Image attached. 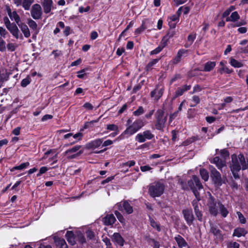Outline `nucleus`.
Segmentation results:
<instances>
[{"mask_svg":"<svg viewBox=\"0 0 248 248\" xmlns=\"http://www.w3.org/2000/svg\"><path fill=\"white\" fill-rule=\"evenodd\" d=\"M165 185L160 181L155 182L150 184L148 187V193L152 198L159 197L164 193Z\"/></svg>","mask_w":248,"mask_h":248,"instance_id":"1","label":"nucleus"},{"mask_svg":"<svg viewBox=\"0 0 248 248\" xmlns=\"http://www.w3.org/2000/svg\"><path fill=\"white\" fill-rule=\"evenodd\" d=\"M210 178L215 187L219 188L223 184H225L226 177H222L220 173L213 166H209Z\"/></svg>","mask_w":248,"mask_h":248,"instance_id":"2","label":"nucleus"},{"mask_svg":"<svg viewBox=\"0 0 248 248\" xmlns=\"http://www.w3.org/2000/svg\"><path fill=\"white\" fill-rule=\"evenodd\" d=\"M155 115L156 120L155 124V129L158 130L163 131L167 120V117L164 116V110L158 109L156 111Z\"/></svg>","mask_w":248,"mask_h":248,"instance_id":"3","label":"nucleus"},{"mask_svg":"<svg viewBox=\"0 0 248 248\" xmlns=\"http://www.w3.org/2000/svg\"><path fill=\"white\" fill-rule=\"evenodd\" d=\"M196 199H194L192 202L191 204L193 207L195 214L197 217V219L200 221H202V211L201 210V208L202 207V205L200 203H199V201H200L201 199V197L200 195H199L198 197L197 196V197H195Z\"/></svg>","mask_w":248,"mask_h":248,"instance_id":"4","label":"nucleus"},{"mask_svg":"<svg viewBox=\"0 0 248 248\" xmlns=\"http://www.w3.org/2000/svg\"><path fill=\"white\" fill-rule=\"evenodd\" d=\"M115 207L119 211H125L127 214H131L133 212V207L130 205L127 200H123L121 202L117 203Z\"/></svg>","mask_w":248,"mask_h":248,"instance_id":"5","label":"nucleus"},{"mask_svg":"<svg viewBox=\"0 0 248 248\" xmlns=\"http://www.w3.org/2000/svg\"><path fill=\"white\" fill-rule=\"evenodd\" d=\"M144 125V123L143 120L139 119L135 120L131 125H129L126 127L130 135L132 136L140 130Z\"/></svg>","mask_w":248,"mask_h":248,"instance_id":"6","label":"nucleus"},{"mask_svg":"<svg viewBox=\"0 0 248 248\" xmlns=\"http://www.w3.org/2000/svg\"><path fill=\"white\" fill-rule=\"evenodd\" d=\"M81 148V145H77L65 151L64 155H68V159L75 158L83 153V150H79Z\"/></svg>","mask_w":248,"mask_h":248,"instance_id":"7","label":"nucleus"},{"mask_svg":"<svg viewBox=\"0 0 248 248\" xmlns=\"http://www.w3.org/2000/svg\"><path fill=\"white\" fill-rule=\"evenodd\" d=\"M207 206L208 207V211L209 213L214 217H216L218 214L217 202L214 197L210 193L209 197L207 202Z\"/></svg>","mask_w":248,"mask_h":248,"instance_id":"8","label":"nucleus"},{"mask_svg":"<svg viewBox=\"0 0 248 248\" xmlns=\"http://www.w3.org/2000/svg\"><path fill=\"white\" fill-rule=\"evenodd\" d=\"M184 218L186 224L190 226L193 224L195 220V217L191 208H187L183 209L182 211Z\"/></svg>","mask_w":248,"mask_h":248,"instance_id":"9","label":"nucleus"},{"mask_svg":"<svg viewBox=\"0 0 248 248\" xmlns=\"http://www.w3.org/2000/svg\"><path fill=\"white\" fill-rule=\"evenodd\" d=\"M154 137V135L152 133L150 130H147L142 133L138 134L135 137V140L140 143H142L144 142L146 140H152Z\"/></svg>","mask_w":248,"mask_h":248,"instance_id":"10","label":"nucleus"},{"mask_svg":"<svg viewBox=\"0 0 248 248\" xmlns=\"http://www.w3.org/2000/svg\"><path fill=\"white\" fill-rule=\"evenodd\" d=\"M42 14V8L39 4H35L32 5L31 14L33 19L35 20L41 19Z\"/></svg>","mask_w":248,"mask_h":248,"instance_id":"11","label":"nucleus"},{"mask_svg":"<svg viewBox=\"0 0 248 248\" xmlns=\"http://www.w3.org/2000/svg\"><path fill=\"white\" fill-rule=\"evenodd\" d=\"M103 141V139H96L91 140L86 144V147L89 150H94L99 147Z\"/></svg>","mask_w":248,"mask_h":248,"instance_id":"12","label":"nucleus"},{"mask_svg":"<svg viewBox=\"0 0 248 248\" xmlns=\"http://www.w3.org/2000/svg\"><path fill=\"white\" fill-rule=\"evenodd\" d=\"M112 241L120 247H123L125 242L124 238L119 232H114L111 237Z\"/></svg>","mask_w":248,"mask_h":248,"instance_id":"13","label":"nucleus"},{"mask_svg":"<svg viewBox=\"0 0 248 248\" xmlns=\"http://www.w3.org/2000/svg\"><path fill=\"white\" fill-rule=\"evenodd\" d=\"M7 29L13 35V36L15 37L16 39H23V36L22 34L20 33L19 30L15 23L13 24L10 27H9V28H7Z\"/></svg>","mask_w":248,"mask_h":248,"instance_id":"14","label":"nucleus"},{"mask_svg":"<svg viewBox=\"0 0 248 248\" xmlns=\"http://www.w3.org/2000/svg\"><path fill=\"white\" fill-rule=\"evenodd\" d=\"M210 232L213 234L217 238L221 239L223 238L222 231L218 228L217 226L214 223L210 224Z\"/></svg>","mask_w":248,"mask_h":248,"instance_id":"15","label":"nucleus"},{"mask_svg":"<svg viewBox=\"0 0 248 248\" xmlns=\"http://www.w3.org/2000/svg\"><path fill=\"white\" fill-rule=\"evenodd\" d=\"M102 221L106 226L112 225L116 221V219L112 214H107L102 218Z\"/></svg>","mask_w":248,"mask_h":248,"instance_id":"16","label":"nucleus"},{"mask_svg":"<svg viewBox=\"0 0 248 248\" xmlns=\"http://www.w3.org/2000/svg\"><path fill=\"white\" fill-rule=\"evenodd\" d=\"M174 239L176 242L179 248H190L187 242L181 235L178 234L177 235L175 236Z\"/></svg>","mask_w":248,"mask_h":248,"instance_id":"17","label":"nucleus"},{"mask_svg":"<svg viewBox=\"0 0 248 248\" xmlns=\"http://www.w3.org/2000/svg\"><path fill=\"white\" fill-rule=\"evenodd\" d=\"M247 233L248 231L244 228L238 227L234 229L232 236L239 238L245 236Z\"/></svg>","mask_w":248,"mask_h":248,"instance_id":"18","label":"nucleus"},{"mask_svg":"<svg viewBox=\"0 0 248 248\" xmlns=\"http://www.w3.org/2000/svg\"><path fill=\"white\" fill-rule=\"evenodd\" d=\"M65 237L68 242L72 246H74L76 244V234H75L72 231H67L65 234Z\"/></svg>","mask_w":248,"mask_h":248,"instance_id":"19","label":"nucleus"},{"mask_svg":"<svg viewBox=\"0 0 248 248\" xmlns=\"http://www.w3.org/2000/svg\"><path fill=\"white\" fill-rule=\"evenodd\" d=\"M42 4L44 12L46 14H48L51 10L53 6V1L52 0H44Z\"/></svg>","mask_w":248,"mask_h":248,"instance_id":"20","label":"nucleus"},{"mask_svg":"<svg viewBox=\"0 0 248 248\" xmlns=\"http://www.w3.org/2000/svg\"><path fill=\"white\" fill-rule=\"evenodd\" d=\"M54 240L56 246L59 247V248H68V246L63 238L55 236Z\"/></svg>","mask_w":248,"mask_h":248,"instance_id":"21","label":"nucleus"},{"mask_svg":"<svg viewBox=\"0 0 248 248\" xmlns=\"http://www.w3.org/2000/svg\"><path fill=\"white\" fill-rule=\"evenodd\" d=\"M187 50H185L184 49L179 50L177 54V55L173 59L172 63L173 64H177L179 62L181 61L182 56L185 54H187Z\"/></svg>","mask_w":248,"mask_h":248,"instance_id":"22","label":"nucleus"},{"mask_svg":"<svg viewBox=\"0 0 248 248\" xmlns=\"http://www.w3.org/2000/svg\"><path fill=\"white\" fill-rule=\"evenodd\" d=\"M187 185L189 189H190L192 191L195 197H197V196L198 197L200 195V192L194 185V181L193 178L187 181Z\"/></svg>","mask_w":248,"mask_h":248,"instance_id":"23","label":"nucleus"},{"mask_svg":"<svg viewBox=\"0 0 248 248\" xmlns=\"http://www.w3.org/2000/svg\"><path fill=\"white\" fill-rule=\"evenodd\" d=\"M18 26L21 29L22 32L24 34V35L25 37L28 38L31 35L30 31L28 27L25 24L23 23H19Z\"/></svg>","mask_w":248,"mask_h":248,"instance_id":"24","label":"nucleus"},{"mask_svg":"<svg viewBox=\"0 0 248 248\" xmlns=\"http://www.w3.org/2000/svg\"><path fill=\"white\" fill-rule=\"evenodd\" d=\"M211 163L216 164L218 169H221L225 166L224 162L220 158L219 156H216L213 158Z\"/></svg>","mask_w":248,"mask_h":248,"instance_id":"25","label":"nucleus"},{"mask_svg":"<svg viewBox=\"0 0 248 248\" xmlns=\"http://www.w3.org/2000/svg\"><path fill=\"white\" fill-rule=\"evenodd\" d=\"M73 137L76 140L70 143L65 144L64 146L67 147L72 145L76 143L77 142H78V141L81 140L83 137V134L82 133V132L80 131L79 132L75 134H73Z\"/></svg>","mask_w":248,"mask_h":248,"instance_id":"26","label":"nucleus"},{"mask_svg":"<svg viewBox=\"0 0 248 248\" xmlns=\"http://www.w3.org/2000/svg\"><path fill=\"white\" fill-rule=\"evenodd\" d=\"M30 166V163L26 162L25 163H21L20 165L16 166H15L10 169L11 172H14L16 170H22L24 169L27 168Z\"/></svg>","mask_w":248,"mask_h":248,"instance_id":"27","label":"nucleus"},{"mask_svg":"<svg viewBox=\"0 0 248 248\" xmlns=\"http://www.w3.org/2000/svg\"><path fill=\"white\" fill-rule=\"evenodd\" d=\"M149 220L150 225L153 228L155 229L158 232L161 231L160 224L156 222L150 216H149Z\"/></svg>","mask_w":248,"mask_h":248,"instance_id":"28","label":"nucleus"},{"mask_svg":"<svg viewBox=\"0 0 248 248\" xmlns=\"http://www.w3.org/2000/svg\"><path fill=\"white\" fill-rule=\"evenodd\" d=\"M218 204L219 207L220 213L222 217H227L229 214V211L225 207L224 205L219 202H218Z\"/></svg>","mask_w":248,"mask_h":248,"instance_id":"29","label":"nucleus"},{"mask_svg":"<svg viewBox=\"0 0 248 248\" xmlns=\"http://www.w3.org/2000/svg\"><path fill=\"white\" fill-rule=\"evenodd\" d=\"M192 178L194 181V185L197 188L198 190H200L203 188V186L199 179V178L195 175L192 176Z\"/></svg>","mask_w":248,"mask_h":248,"instance_id":"30","label":"nucleus"},{"mask_svg":"<svg viewBox=\"0 0 248 248\" xmlns=\"http://www.w3.org/2000/svg\"><path fill=\"white\" fill-rule=\"evenodd\" d=\"M76 238L80 244H83L86 242L84 234L80 231L76 232Z\"/></svg>","mask_w":248,"mask_h":248,"instance_id":"31","label":"nucleus"},{"mask_svg":"<svg viewBox=\"0 0 248 248\" xmlns=\"http://www.w3.org/2000/svg\"><path fill=\"white\" fill-rule=\"evenodd\" d=\"M130 136H131V135H130V134L128 132V130L126 129L122 132V133L120 135H119L117 138H116L114 140V141L115 142L116 141H119L124 140L125 138H127Z\"/></svg>","mask_w":248,"mask_h":248,"instance_id":"32","label":"nucleus"},{"mask_svg":"<svg viewBox=\"0 0 248 248\" xmlns=\"http://www.w3.org/2000/svg\"><path fill=\"white\" fill-rule=\"evenodd\" d=\"M200 173L202 179L205 181H207L209 179V173L208 171L204 169H201L200 170Z\"/></svg>","mask_w":248,"mask_h":248,"instance_id":"33","label":"nucleus"},{"mask_svg":"<svg viewBox=\"0 0 248 248\" xmlns=\"http://www.w3.org/2000/svg\"><path fill=\"white\" fill-rule=\"evenodd\" d=\"M216 66V62H208L205 63L204 68V71H210Z\"/></svg>","mask_w":248,"mask_h":248,"instance_id":"34","label":"nucleus"},{"mask_svg":"<svg viewBox=\"0 0 248 248\" xmlns=\"http://www.w3.org/2000/svg\"><path fill=\"white\" fill-rule=\"evenodd\" d=\"M114 214L116 216L117 218H118V220L120 221V222L124 226L125 225V219L123 217V216L122 215V214L119 212V211L115 210L114 211Z\"/></svg>","mask_w":248,"mask_h":248,"instance_id":"35","label":"nucleus"},{"mask_svg":"<svg viewBox=\"0 0 248 248\" xmlns=\"http://www.w3.org/2000/svg\"><path fill=\"white\" fill-rule=\"evenodd\" d=\"M9 17L12 20H15L17 25L21 23L20 16L17 14L16 11H13L12 14L10 15Z\"/></svg>","mask_w":248,"mask_h":248,"instance_id":"36","label":"nucleus"},{"mask_svg":"<svg viewBox=\"0 0 248 248\" xmlns=\"http://www.w3.org/2000/svg\"><path fill=\"white\" fill-rule=\"evenodd\" d=\"M230 64L235 68H240L243 66V64L241 62L232 58L230 59Z\"/></svg>","mask_w":248,"mask_h":248,"instance_id":"37","label":"nucleus"},{"mask_svg":"<svg viewBox=\"0 0 248 248\" xmlns=\"http://www.w3.org/2000/svg\"><path fill=\"white\" fill-rule=\"evenodd\" d=\"M34 2V0H23L22 6L26 10L30 9L31 5Z\"/></svg>","mask_w":248,"mask_h":248,"instance_id":"38","label":"nucleus"},{"mask_svg":"<svg viewBox=\"0 0 248 248\" xmlns=\"http://www.w3.org/2000/svg\"><path fill=\"white\" fill-rule=\"evenodd\" d=\"M232 98L231 96H228L225 98L224 99V102L221 103L220 105V106L218 107V109L220 110L224 108L226 106V104L231 103L232 101Z\"/></svg>","mask_w":248,"mask_h":248,"instance_id":"39","label":"nucleus"},{"mask_svg":"<svg viewBox=\"0 0 248 248\" xmlns=\"http://www.w3.org/2000/svg\"><path fill=\"white\" fill-rule=\"evenodd\" d=\"M98 121H99V119H98L97 120H92L90 122H86L84 124L83 128H81L80 129V131L82 132L84 130V129H87V128L91 127L92 124H93L94 123H97Z\"/></svg>","mask_w":248,"mask_h":248,"instance_id":"40","label":"nucleus"},{"mask_svg":"<svg viewBox=\"0 0 248 248\" xmlns=\"http://www.w3.org/2000/svg\"><path fill=\"white\" fill-rule=\"evenodd\" d=\"M27 23L29 27L33 30H37V23L31 18H29L27 20Z\"/></svg>","mask_w":248,"mask_h":248,"instance_id":"41","label":"nucleus"},{"mask_svg":"<svg viewBox=\"0 0 248 248\" xmlns=\"http://www.w3.org/2000/svg\"><path fill=\"white\" fill-rule=\"evenodd\" d=\"M227 248H239L240 245L237 242L231 241L227 243Z\"/></svg>","mask_w":248,"mask_h":248,"instance_id":"42","label":"nucleus"},{"mask_svg":"<svg viewBox=\"0 0 248 248\" xmlns=\"http://www.w3.org/2000/svg\"><path fill=\"white\" fill-rule=\"evenodd\" d=\"M146 27L145 25V22L142 21V24L140 27L137 29L135 31V35H139L143 31H144L146 29Z\"/></svg>","mask_w":248,"mask_h":248,"instance_id":"43","label":"nucleus"},{"mask_svg":"<svg viewBox=\"0 0 248 248\" xmlns=\"http://www.w3.org/2000/svg\"><path fill=\"white\" fill-rule=\"evenodd\" d=\"M191 88L190 85H184L179 88L176 93H183L184 92L188 91Z\"/></svg>","mask_w":248,"mask_h":248,"instance_id":"44","label":"nucleus"},{"mask_svg":"<svg viewBox=\"0 0 248 248\" xmlns=\"http://www.w3.org/2000/svg\"><path fill=\"white\" fill-rule=\"evenodd\" d=\"M220 155L222 158L226 160L229 157L230 153L228 150L226 149H223L220 150Z\"/></svg>","mask_w":248,"mask_h":248,"instance_id":"45","label":"nucleus"},{"mask_svg":"<svg viewBox=\"0 0 248 248\" xmlns=\"http://www.w3.org/2000/svg\"><path fill=\"white\" fill-rule=\"evenodd\" d=\"M236 214L238 216V219L239 220L241 224H245L247 222L246 218L243 216L242 213L239 211L236 212Z\"/></svg>","mask_w":248,"mask_h":248,"instance_id":"46","label":"nucleus"},{"mask_svg":"<svg viewBox=\"0 0 248 248\" xmlns=\"http://www.w3.org/2000/svg\"><path fill=\"white\" fill-rule=\"evenodd\" d=\"M195 38H196V34H189L188 36L187 40L188 42H190V44L189 45H188V44H186L185 46L187 47L189 46H190L194 42Z\"/></svg>","mask_w":248,"mask_h":248,"instance_id":"47","label":"nucleus"},{"mask_svg":"<svg viewBox=\"0 0 248 248\" xmlns=\"http://www.w3.org/2000/svg\"><path fill=\"white\" fill-rule=\"evenodd\" d=\"M31 79L29 76H28L25 78L23 79L21 82V85L25 87L31 82Z\"/></svg>","mask_w":248,"mask_h":248,"instance_id":"48","label":"nucleus"},{"mask_svg":"<svg viewBox=\"0 0 248 248\" xmlns=\"http://www.w3.org/2000/svg\"><path fill=\"white\" fill-rule=\"evenodd\" d=\"M107 129L109 131H118L119 127L115 124H108L107 125Z\"/></svg>","mask_w":248,"mask_h":248,"instance_id":"49","label":"nucleus"},{"mask_svg":"<svg viewBox=\"0 0 248 248\" xmlns=\"http://www.w3.org/2000/svg\"><path fill=\"white\" fill-rule=\"evenodd\" d=\"M158 61L157 59H153L152 61L150 62L146 66V70L149 71L152 69V67L156 64Z\"/></svg>","mask_w":248,"mask_h":248,"instance_id":"50","label":"nucleus"},{"mask_svg":"<svg viewBox=\"0 0 248 248\" xmlns=\"http://www.w3.org/2000/svg\"><path fill=\"white\" fill-rule=\"evenodd\" d=\"M144 112V110L142 106H140L136 110L133 112V114L135 116H139L143 114Z\"/></svg>","mask_w":248,"mask_h":248,"instance_id":"51","label":"nucleus"},{"mask_svg":"<svg viewBox=\"0 0 248 248\" xmlns=\"http://www.w3.org/2000/svg\"><path fill=\"white\" fill-rule=\"evenodd\" d=\"M85 233L86 234L87 238L89 240H92L93 239V238L95 236L94 232L91 230H87L86 231Z\"/></svg>","mask_w":248,"mask_h":248,"instance_id":"52","label":"nucleus"},{"mask_svg":"<svg viewBox=\"0 0 248 248\" xmlns=\"http://www.w3.org/2000/svg\"><path fill=\"white\" fill-rule=\"evenodd\" d=\"M192 102L194 103L193 104L190 105V107H195L198 104L200 103V97L198 96L194 95L192 97Z\"/></svg>","mask_w":248,"mask_h":248,"instance_id":"53","label":"nucleus"},{"mask_svg":"<svg viewBox=\"0 0 248 248\" xmlns=\"http://www.w3.org/2000/svg\"><path fill=\"white\" fill-rule=\"evenodd\" d=\"M48 170V168L46 166L40 168L39 172L36 174V177L41 176L43 174L45 173Z\"/></svg>","mask_w":248,"mask_h":248,"instance_id":"54","label":"nucleus"},{"mask_svg":"<svg viewBox=\"0 0 248 248\" xmlns=\"http://www.w3.org/2000/svg\"><path fill=\"white\" fill-rule=\"evenodd\" d=\"M240 18L239 15L237 12H234L231 15V21H235Z\"/></svg>","mask_w":248,"mask_h":248,"instance_id":"55","label":"nucleus"},{"mask_svg":"<svg viewBox=\"0 0 248 248\" xmlns=\"http://www.w3.org/2000/svg\"><path fill=\"white\" fill-rule=\"evenodd\" d=\"M149 242L153 243V248H159L160 247L159 242L158 241H156L154 238H150L149 239Z\"/></svg>","mask_w":248,"mask_h":248,"instance_id":"56","label":"nucleus"},{"mask_svg":"<svg viewBox=\"0 0 248 248\" xmlns=\"http://www.w3.org/2000/svg\"><path fill=\"white\" fill-rule=\"evenodd\" d=\"M235 9V7L234 6H231L229 8L227 9L223 14V17H227L228 16L230 13L233 10Z\"/></svg>","mask_w":248,"mask_h":248,"instance_id":"57","label":"nucleus"},{"mask_svg":"<svg viewBox=\"0 0 248 248\" xmlns=\"http://www.w3.org/2000/svg\"><path fill=\"white\" fill-rule=\"evenodd\" d=\"M17 46L16 44L10 43L7 45V47L8 50L10 51H14L16 50Z\"/></svg>","mask_w":248,"mask_h":248,"instance_id":"58","label":"nucleus"},{"mask_svg":"<svg viewBox=\"0 0 248 248\" xmlns=\"http://www.w3.org/2000/svg\"><path fill=\"white\" fill-rule=\"evenodd\" d=\"M5 45V42L1 38H0V51L1 52H3L6 50Z\"/></svg>","mask_w":248,"mask_h":248,"instance_id":"59","label":"nucleus"},{"mask_svg":"<svg viewBox=\"0 0 248 248\" xmlns=\"http://www.w3.org/2000/svg\"><path fill=\"white\" fill-rule=\"evenodd\" d=\"M103 241L107 246V248H112V244L110 242V239L106 237L103 239Z\"/></svg>","mask_w":248,"mask_h":248,"instance_id":"60","label":"nucleus"},{"mask_svg":"<svg viewBox=\"0 0 248 248\" xmlns=\"http://www.w3.org/2000/svg\"><path fill=\"white\" fill-rule=\"evenodd\" d=\"M196 140V138L195 137H192L190 139H187L184 142V145H188L190 144H191V143L194 142Z\"/></svg>","mask_w":248,"mask_h":248,"instance_id":"61","label":"nucleus"},{"mask_svg":"<svg viewBox=\"0 0 248 248\" xmlns=\"http://www.w3.org/2000/svg\"><path fill=\"white\" fill-rule=\"evenodd\" d=\"M3 21L7 29L14 24V23H11L7 16L3 18Z\"/></svg>","mask_w":248,"mask_h":248,"instance_id":"62","label":"nucleus"},{"mask_svg":"<svg viewBox=\"0 0 248 248\" xmlns=\"http://www.w3.org/2000/svg\"><path fill=\"white\" fill-rule=\"evenodd\" d=\"M114 142V140H105L104 142H102V147H107L108 146L111 145Z\"/></svg>","mask_w":248,"mask_h":248,"instance_id":"63","label":"nucleus"},{"mask_svg":"<svg viewBox=\"0 0 248 248\" xmlns=\"http://www.w3.org/2000/svg\"><path fill=\"white\" fill-rule=\"evenodd\" d=\"M82 107L88 110H91L93 108V105L89 102L85 103Z\"/></svg>","mask_w":248,"mask_h":248,"instance_id":"64","label":"nucleus"}]
</instances>
